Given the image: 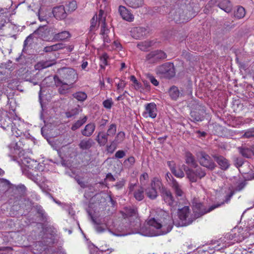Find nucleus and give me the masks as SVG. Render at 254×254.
<instances>
[{
	"label": "nucleus",
	"mask_w": 254,
	"mask_h": 254,
	"mask_svg": "<svg viewBox=\"0 0 254 254\" xmlns=\"http://www.w3.org/2000/svg\"><path fill=\"white\" fill-rule=\"evenodd\" d=\"M147 224L148 226L145 230L142 228L140 233L144 236H154L164 235L171 231L174 221L168 213L160 209L156 211L154 217L150 218Z\"/></svg>",
	"instance_id": "f257e3e1"
},
{
	"label": "nucleus",
	"mask_w": 254,
	"mask_h": 254,
	"mask_svg": "<svg viewBox=\"0 0 254 254\" xmlns=\"http://www.w3.org/2000/svg\"><path fill=\"white\" fill-rule=\"evenodd\" d=\"M224 202L217 203L216 204H213L208 207H206L198 200L197 199H194L192 202V206L194 215L196 217H199L208 212H211L214 209L222 206Z\"/></svg>",
	"instance_id": "f03ea898"
},
{
	"label": "nucleus",
	"mask_w": 254,
	"mask_h": 254,
	"mask_svg": "<svg viewBox=\"0 0 254 254\" xmlns=\"http://www.w3.org/2000/svg\"><path fill=\"white\" fill-rule=\"evenodd\" d=\"M162 186L161 180L158 177H154L151 179L149 185L144 188L145 194L150 199H155L158 195L157 190L160 191Z\"/></svg>",
	"instance_id": "7ed1b4c3"
},
{
	"label": "nucleus",
	"mask_w": 254,
	"mask_h": 254,
	"mask_svg": "<svg viewBox=\"0 0 254 254\" xmlns=\"http://www.w3.org/2000/svg\"><path fill=\"white\" fill-rule=\"evenodd\" d=\"M182 167L186 172L187 178L192 183L197 182L198 179H202L206 174L205 171L198 166L194 167L195 169L190 168L185 165Z\"/></svg>",
	"instance_id": "20e7f679"
},
{
	"label": "nucleus",
	"mask_w": 254,
	"mask_h": 254,
	"mask_svg": "<svg viewBox=\"0 0 254 254\" xmlns=\"http://www.w3.org/2000/svg\"><path fill=\"white\" fill-rule=\"evenodd\" d=\"M60 79L65 82H67L70 86H73L74 83L78 79V74L76 71L71 68H63L60 71Z\"/></svg>",
	"instance_id": "39448f33"
},
{
	"label": "nucleus",
	"mask_w": 254,
	"mask_h": 254,
	"mask_svg": "<svg viewBox=\"0 0 254 254\" xmlns=\"http://www.w3.org/2000/svg\"><path fill=\"white\" fill-rule=\"evenodd\" d=\"M123 215L125 218H130L134 220L133 222L130 221L131 227L135 229H138L140 226V222L138 218L137 210L136 208L131 207H126L122 212Z\"/></svg>",
	"instance_id": "423d86ee"
},
{
	"label": "nucleus",
	"mask_w": 254,
	"mask_h": 254,
	"mask_svg": "<svg viewBox=\"0 0 254 254\" xmlns=\"http://www.w3.org/2000/svg\"><path fill=\"white\" fill-rule=\"evenodd\" d=\"M156 72L164 77L170 78L175 75L174 64L171 63H167L157 67Z\"/></svg>",
	"instance_id": "0eeeda50"
},
{
	"label": "nucleus",
	"mask_w": 254,
	"mask_h": 254,
	"mask_svg": "<svg viewBox=\"0 0 254 254\" xmlns=\"http://www.w3.org/2000/svg\"><path fill=\"white\" fill-rule=\"evenodd\" d=\"M197 159L199 164L209 170H213L216 165L211 157L204 152H200L197 154Z\"/></svg>",
	"instance_id": "6e6552de"
},
{
	"label": "nucleus",
	"mask_w": 254,
	"mask_h": 254,
	"mask_svg": "<svg viewBox=\"0 0 254 254\" xmlns=\"http://www.w3.org/2000/svg\"><path fill=\"white\" fill-rule=\"evenodd\" d=\"M167 58L166 54L161 50L152 51L146 55L145 60L150 64L156 63Z\"/></svg>",
	"instance_id": "1a4fd4ad"
},
{
	"label": "nucleus",
	"mask_w": 254,
	"mask_h": 254,
	"mask_svg": "<svg viewBox=\"0 0 254 254\" xmlns=\"http://www.w3.org/2000/svg\"><path fill=\"white\" fill-rule=\"evenodd\" d=\"M35 33H37L40 37L44 39L45 40L48 41L50 39V36L54 37L55 33V29L52 27H48L46 25L40 26L38 29L35 31Z\"/></svg>",
	"instance_id": "9d476101"
},
{
	"label": "nucleus",
	"mask_w": 254,
	"mask_h": 254,
	"mask_svg": "<svg viewBox=\"0 0 254 254\" xmlns=\"http://www.w3.org/2000/svg\"><path fill=\"white\" fill-rule=\"evenodd\" d=\"M129 192L132 193L136 200L141 201L144 197V189L141 186H137L136 183H130L128 186Z\"/></svg>",
	"instance_id": "9b49d317"
},
{
	"label": "nucleus",
	"mask_w": 254,
	"mask_h": 254,
	"mask_svg": "<svg viewBox=\"0 0 254 254\" xmlns=\"http://www.w3.org/2000/svg\"><path fill=\"white\" fill-rule=\"evenodd\" d=\"M178 215L182 223L181 224H179V225H187L191 223L190 220V210L189 206H185L181 209H179Z\"/></svg>",
	"instance_id": "f8f14e48"
},
{
	"label": "nucleus",
	"mask_w": 254,
	"mask_h": 254,
	"mask_svg": "<svg viewBox=\"0 0 254 254\" xmlns=\"http://www.w3.org/2000/svg\"><path fill=\"white\" fill-rule=\"evenodd\" d=\"M170 16L176 23L184 22L189 19L184 14L183 9L181 8L172 10L170 13Z\"/></svg>",
	"instance_id": "ddd939ff"
},
{
	"label": "nucleus",
	"mask_w": 254,
	"mask_h": 254,
	"mask_svg": "<svg viewBox=\"0 0 254 254\" xmlns=\"http://www.w3.org/2000/svg\"><path fill=\"white\" fill-rule=\"evenodd\" d=\"M53 79L55 85L56 87H58V91L60 94H66L69 89L73 87V86H70L67 84V82L63 81L62 79H60L57 75L54 76Z\"/></svg>",
	"instance_id": "4468645a"
},
{
	"label": "nucleus",
	"mask_w": 254,
	"mask_h": 254,
	"mask_svg": "<svg viewBox=\"0 0 254 254\" xmlns=\"http://www.w3.org/2000/svg\"><path fill=\"white\" fill-rule=\"evenodd\" d=\"M160 195L162 199L168 205L172 206L175 202L174 198L171 191L163 185L160 191Z\"/></svg>",
	"instance_id": "2eb2a0df"
},
{
	"label": "nucleus",
	"mask_w": 254,
	"mask_h": 254,
	"mask_svg": "<svg viewBox=\"0 0 254 254\" xmlns=\"http://www.w3.org/2000/svg\"><path fill=\"white\" fill-rule=\"evenodd\" d=\"M157 109L156 104L154 103H150L145 105V111L142 115L144 118L150 117L154 119L157 116Z\"/></svg>",
	"instance_id": "dca6fc26"
},
{
	"label": "nucleus",
	"mask_w": 254,
	"mask_h": 254,
	"mask_svg": "<svg viewBox=\"0 0 254 254\" xmlns=\"http://www.w3.org/2000/svg\"><path fill=\"white\" fill-rule=\"evenodd\" d=\"M148 32L147 28L142 27H134L130 31L131 36L136 39L145 36Z\"/></svg>",
	"instance_id": "f3484780"
},
{
	"label": "nucleus",
	"mask_w": 254,
	"mask_h": 254,
	"mask_svg": "<svg viewBox=\"0 0 254 254\" xmlns=\"http://www.w3.org/2000/svg\"><path fill=\"white\" fill-rule=\"evenodd\" d=\"M205 115L204 109L198 106L197 108L190 112V116L194 121L199 122L203 120Z\"/></svg>",
	"instance_id": "a211bd4d"
},
{
	"label": "nucleus",
	"mask_w": 254,
	"mask_h": 254,
	"mask_svg": "<svg viewBox=\"0 0 254 254\" xmlns=\"http://www.w3.org/2000/svg\"><path fill=\"white\" fill-rule=\"evenodd\" d=\"M52 12L54 17L58 20L64 19L66 18L67 14L63 5L54 7Z\"/></svg>",
	"instance_id": "6ab92c4d"
},
{
	"label": "nucleus",
	"mask_w": 254,
	"mask_h": 254,
	"mask_svg": "<svg viewBox=\"0 0 254 254\" xmlns=\"http://www.w3.org/2000/svg\"><path fill=\"white\" fill-rule=\"evenodd\" d=\"M119 12L122 18L127 21H132L134 16L127 9L125 6H120L119 9Z\"/></svg>",
	"instance_id": "aec40b11"
},
{
	"label": "nucleus",
	"mask_w": 254,
	"mask_h": 254,
	"mask_svg": "<svg viewBox=\"0 0 254 254\" xmlns=\"http://www.w3.org/2000/svg\"><path fill=\"white\" fill-rule=\"evenodd\" d=\"M171 186L172 188L176 197H183L184 192L182 190V186L177 181L173 179Z\"/></svg>",
	"instance_id": "412c9836"
},
{
	"label": "nucleus",
	"mask_w": 254,
	"mask_h": 254,
	"mask_svg": "<svg viewBox=\"0 0 254 254\" xmlns=\"http://www.w3.org/2000/svg\"><path fill=\"white\" fill-rule=\"evenodd\" d=\"M108 137L105 131H100L98 133L95 140L100 146H104L108 142Z\"/></svg>",
	"instance_id": "4be33fe9"
},
{
	"label": "nucleus",
	"mask_w": 254,
	"mask_h": 254,
	"mask_svg": "<svg viewBox=\"0 0 254 254\" xmlns=\"http://www.w3.org/2000/svg\"><path fill=\"white\" fill-rule=\"evenodd\" d=\"M95 129V125L94 123H89L85 126L84 129L81 131V134L86 137H90L92 135Z\"/></svg>",
	"instance_id": "5701e85b"
},
{
	"label": "nucleus",
	"mask_w": 254,
	"mask_h": 254,
	"mask_svg": "<svg viewBox=\"0 0 254 254\" xmlns=\"http://www.w3.org/2000/svg\"><path fill=\"white\" fill-rule=\"evenodd\" d=\"M70 37V34L67 31H64L58 33L55 31L53 40L55 41H63L68 39Z\"/></svg>",
	"instance_id": "b1692460"
},
{
	"label": "nucleus",
	"mask_w": 254,
	"mask_h": 254,
	"mask_svg": "<svg viewBox=\"0 0 254 254\" xmlns=\"http://www.w3.org/2000/svg\"><path fill=\"white\" fill-rule=\"evenodd\" d=\"M94 144L91 138H84L81 140L79 143V147L82 150H87L90 148Z\"/></svg>",
	"instance_id": "393cba45"
},
{
	"label": "nucleus",
	"mask_w": 254,
	"mask_h": 254,
	"mask_svg": "<svg viewBox=\"0 0 254 254\" xmlns=\"http://www.w3.org/2000/svg\"><path fill=\"white\" fill-rule=\"evenodd\" d=\"M185 162L188 165L192 167H196L197 164L193 155L190 152H187L185 154Z\"/></svg>",
	"instance_id": "a878e982"
},
{
	"label": "nucleus",
	"mask_w": 254,
	"mask_h": 254,
	"mask_svg": "<svg viewBox=\"0 0 254 254\" xmlns=\"http://www.w3.org/2000/svg\"><path fill=\"white\" fill-rule=\"evenodd\" d=\"M55 64L56 62L54 60L41 61L36 64L35 65V68L37 70H41L42 69L51 66Z\"/></svg>",
	"instance_id": "bb28decb"
},
{
	"label": "nucleus",
	"mask_w": 254,
	"mask_h": 254,
	"mask_svg": "<svg viewBox=\"0 0 254 254\" xmlns=\"http://www.w3.org/2000/svg\"><path fill=\"white\" fill-rule=\"evenodd\" d=\"M218 6L227 13L230 12L232 10V4L228 0H223L218 3Z\"/></svg>",
	"instance_id": "cd10ccee"
},
{
	"label": "nucleus",
	"mask_w": 254,
	"mask_h": 254,
	"mask_svg": "<svg viewBox=\"0 0 254 254\" xmlns=\"http://www.w3.org/2000/svg\"><path fill=\"white\" fill-rule=\"evenodd\" d=\"M109 32L110 30L107 28L106 25L101 27V34L102 36L105 44L110 42V39L109 35Z\"/></svg>",
	"instance_id": "c85d7f7f"
},
{
	"label": "nucleus",
	"mask_w": 254,
	"mask_h": 254,
	"mask_svg": "<svg viewBox=\"0 0 254 254\" xmlns=\"http://www.w3.org/2000/svg\"><path fill=\"white\" fill-rule=\"evenodd\" d=\"M216 161L220 165L222 169H227L229 166V163L227 159L224 158L223 156L215 157Z\"/></svg>",
	"instance_id": "c756f323"
},
{
	"label": "nucleus",
	"mask_w": 254,
	"mask_h": 254,
	"mask_svg": "<svg viewBox=\"0 0 254 254\" xmlns=\"http://www.w3.org/2000/svg\"><path fill=\"white\" fill-rule=\"evenodd\" d=\"M64 48V45L62 43H57L51 46H46L44 48L43 51L46 53H49L53 51H56Z\"/></svg>",
	"instance_id": "7c9ffc66"
},
{
	"label": "nucleus",
	"mask_w": 254,
	"mask_h": 254,
	"mask_svg": "<svg viewBox=\"0 0 254 254\" xmlns=\"http://www.w3.org/2000/svg\"><path fill=\"white\" fill-rule=\"evenodd\" d=\"M126 3L129 7L136 8L141 6L143 0H125Z\"/></svg>",
	"instance_id": "2f4dec72"
},
{
	"label": "nucleus",
	"mask_w": 254,
	"mask_h": 254,
	"mask_svg": "<svg viewBox=\"0 0 254 254\" xmlns=\"http://www.w3.org/2000/svg\"><path fill=\"white\" fill-rule=\"evenodd\" d=\"M169 95L171 98L173 100H176L178 98L182 95V93L180 92L178 87L172 86L169 90Z\"/></svg>",
	"instance_id": "473e14b6"
},
{
	"label": "nucleus",
	"mask_w": 254,
	"mask_h": 254,
	"mask_svg": "<svg viewBox=\"0 0 254 254\" xmlns=\"http://www.w3.org/2000/svg\"><path fill=\"white\" fill-rule=\"evenodd\" d=\"M240 153L244 157L251 158L253 155V152L250 148L239 147Z\"/></svg>",
	"instance_id": "72a5a7b5"
},
{
	"label": "nucleus",
	"mask_w": 254,
	"mask_h": 254,
	"mask_svg": "<svg viewBox=\"0 0 254 254\" xmlns=\"http://www.w3.org/2000/svg\"><path fill=\"white\" fill-rule=\"evenodd\" d=\"M87 117L84 116L82 119L77 120L71 126V130L74 131L80 127L84 124L86 123Z\"/></svg>",
	"instance_id": "f704fd0d"
},
{
	"label": "nucleus",
	"mask_w": 254,
	"mask_h": 254,
	"mask_svg": "<svg viewBox=\"0 0 254 254\" xmlns=\"http://www.w3.org/2000/svg\"><path fill=\"white\" fill-rule=\"evenodd\" d=\"M72 96L80 102H83L87 98L86 93L82 91L76 92L72 94Z\"/></svg>",
	"instance_id": "c9c22d12"
},
{
	"label": "nucleus",
	"mask_w": 254,
	"mask_h": 254,
	"mask_svg": "<svg viewBox=\"0 0 254 254\" xmlns=\"http://www.w3.org/2000/svg\"><path fill=\"white\" fill-rule=\"evenodd\" d=\"M153 45V42L150 41H146L140 42L137 44V47L141 51H145Z\"/></svg>",
	"instance_id": "e433bc0d"
},
{
	"label": "nucleus",
	"mask_w": 254,
	"mask_h": 254,
	"mask_svg": "<svg viewBox=\"0 0 254 254\" xmlns=\"http://www.w3.org/2000/svg\"><path fill=\"white\" fill-rule=\"evenodd\" d=\"M117 132V126L115 124H111L108 128L107 132L106 133L108 137H113Z\"/></svg>",
	"instance_id": "4c0bfd02"
},
{
	"label": "nucleus",
	"mask_w": 254,
	"mask_h": 254,
	"mask_svg": "<svg viewBox=\"0 0 254 254\" xmlns=\"http://www.w3.org/2000/svg\"><path fill=\"white\" fill-rule=\"evenodd\" d=\"M245 10L242 6H239L235 12V16L238 19L244 17L245 15Z\"/></svg>",
	"instance_id": "58836bf2"
},
{
	"label": "nucleus",
	"mask_w": 254,
	"mask_h": 254,
	"mask_svg": "<svg viewBox=\"0 0 254 254\" xmlns=\"http://www.w3.org/2000/svg\"><path fill=\"white\" fill-rule=\"evenodd\" d=\"M149 180V176L147 173L144 172L141 174L139 178L140 186L144 187Z\"/></svg>",
	"instance_id": "ea45409f"
},
{
	"label": "nucleus",
	"mask_w": 254,
	"mask_h": 254,
	"mask_svg": "<svg viewBox=\"0 0 254 254\" xmlns=\"http://www.w3.org/2000/svg\"><path fill=\"white\" fill-rule=\"evenodd\" d=\"M135 163V158L133 156L128 157L127 159H126L123 163L124 166L126 168L131 167Z\"/></svg>",
	"instance_id": "a19ab883"
},
{
	"label": "nucleus",
	"mask_w": 254,
	"mask_h": 254,
	"mask_svg": "<svg viewBox=\"0 0 254 254\" xmlns=\"http://www.w3.org/2000/svg\"><path fill=\"white\" fill-rule=\"evenodd\" d=\"M79 106H78L77 107L71 109L70 110L66 112L65 113L66 117L68 118H71L75 115H76L78 114L79 112Z\"/></svg>",
	"instance_id": "79ce46f5"
},
{
	"label": "nucleus",
	"mask_w": 254,
	"mask_h": 254,
	"mask_svg": "<svg viewBox=\"0 0 254 254\" xmlns=\"http://www.w3.org/2000/svg\"><path fill=\"white\" fill-rule=\"evenodd\" d=\"M172 173L177 177L182 178L185 176V174L182 169L176 170L174 167L171 168Z\"/></svg>",
	"instance_id": "37998d69"
},
{
	"label": "nucleus",
	"mask_w": 254,
	"mask_h": 254,
	"mask_svg": "<svg viewBox=\"0 0 254 254\" xmlns=\"http://www.w3.org/2000/svg\"><path fill=\"white\" fill-rule=\"evenodd\" d=\"M104 11L102 10H100L99 12L98 15H97L98 21V24H101V27L106 25L105 22V17L103 16Z\"/></svg>",
	"instance_id": "c03bdc74"
},
{
	"label": "nucleus",
	"mask_w": 254,
	"mask_h": 254,
	"mask_svg": "<svg viewBox=\"0 0 254 254\" xmlns=\"http://www.w3.org/2000/svg\"><path fill=\"white\" fill-rule=\"evenodd\" d=\"M125 137V133L123 131H120L117 134L115 139L113 141L115 142V143L117 144L118 143L122 142L124 140Z\"/></svg>",
	"instance_id": "a18cd8bd"
},
{
	"label": "nucleus",
	"mask_w": 254,
	"mask_h": 254,
	"mask_svg": "<svg viewBox=\"0 0 254 254\" xmlns=\"http://www.w3.org/2000/svg\"><path fill=\"white\" fill-rule=\"evenodd\" d=\"M244 138H251L254 137V127L247 130L242 136Z\"/></svg>",
	"instance_id": "49530a36"
},
{
	"label": "nucleus",
	"mask_w": 254,
	"mask_h": 254,
	"mask_svg": "<svg viewBox=\"0 0 254 254\" xmlns=\"http://www.w3.org/2000/svg\"><path fill=\"white\" fill-rule=\"evenodd\" d=\"M97 15H95L91 20V25L90 26V31H94L96 29L97 25Z\"/></svg>",
	"instance_id": "de8ad7c7"
},
{
	"label": "nucleus",
	"mask_w": 254,
	"mask_h": 254,
	"mask_svg": "<svg viewBox=\"0 0 254 254\" xmlns=\"http://www.w3.org/2000/svg\"><path fill=\"white\" fill-rule=\"evenodd\" d=\"M117 144L113 141L111 142V144L107 146V150L108 152L112 153L116 149Z\"/></svg>",
	"instance_id": "09e8293b"
},
{
	"label": "nucleus",
	"mask_w": 254,
	"mask_h": 254,
	"mask_svg": "<svg viewBox=\"0 0 254 254\" xmlns=\"http://www.w3.org/2000/svg\"><path fill=\"white\" fill-rule=\"evenodd\" d=\"M126 85V82L123 80H120L119 82L117 83V90L119 92L121 90H123Z\"/></svg>",
	"instance_id": "8fccbe9b"
},
{
	"label": "nucleus",
	"mask_w": 254,
	"mask_h": 254,
	"mask_svg": "<svg viewBox=\"0 0 254 254\" xmlns=\"http://www.w3.org/2000/svg\"><path fill=\"white\" fill-rule=\"evenodd\" d=\"M104 107L106 108L110 109L111 108L113 103L112 101V100L111 99H107L105 100L103 103Z\"/></svg>",
	"instance_id": "3c124183"
},
{
	"label": "nucleus",
	"mask_w": 254,
	"mask_h": 254,
	"mask_svg": "<svg viewBox=\"0 0 254 254\" xmlns=\"http://www.w3.org/2000/svg\"><path fill=\"white\" fill-rule=\"evenodd\" d=\"M67 7H68V10L71 11L75 10L77 8L76 2L75 1L69 2L67 4Z\"/></svg>",
	"instance_id": "603ef678"
},
{
	"label": "nucleus",
	"mask_w": 254,
	"mask_h": 254,
	"mask_svg": "<svg viewBox=\"0 0 254 254\" xmlns=\"http://www.w3.org/2000/svg\"><path fill=\"white\" fill-rule=\"evenodd\" d=\"M126 156V152L122 150H118L115 154V157L118 159L123 158Z\"/></svg>",
	"instance_id": "864d4df0"
},
{
	"label": "nucleus",
	"mask_w": 254,
	"mask_h": 254,
	"mask_svg": "<svg viewBox=\"0 0 254 254\" xmlns=\"http://www.w3.org/2000/svg\"><path fill=\"white\" fill-rule=\"evenodd\" d=\"M148 78L154 85L157 86L159 84L158 81L153 76L151 75H148Z\"/></svg>",
	"instance_id": "5fc2aeb1"
},
{
	"label": "nucleus",
	"mask_w": 254,
	"mask_h": 254,
	"mask_svg": "<svg viewBox=\"0 0 254 254\" xmlns=\"http://www.w3.org/2000/svg\"><path fill=\"white\" fill-rule=\"evenodd\" d=\"M108 122V121L107 120L102 119L99 122V127L101 129L103 128Z\"/></svg>",
	"instance_id": "6e6d98bb"
},
{
	"label": "nucleus",
	"mask_w": 254,
	"mask_h": 254,
	"mask_svg": "<svg viewBox=\"0 0 254 254\" xmlns=\"http://www.w3.org/2000/svg\"><path fill=\"white\" fill-rule=\"evenodd\" d=\"M246 185V183L245 182H243L240 183L236 187L235 190L236 191H241V190H242L245 188Z\"/></svg>",
	"instance_id": "4d7b16f0"
},
{
	"label": "nucleus",
	"mask_w": 254,
	"mask_h": 254,
	"mask_svg": "<svg viewBox=\"0 0 254 254\" xmlns=\"http://www.w3.org/2000/svg\"><path fill=\"white\" fill-rule=\"evenodd\" d=\"M95 229L96 231L98 233H102L105 230V227L99 224H96L95 226Z\"/></svg>",
	"instance_id": "13d9d810"
},
{
	"label": "nucleus",
	"mask_w": 254,
	"mask_h": 254,
	"mask_svg": "<svg viewBox=\"0 0 254 254\" xmlns=\"http://www.w3.org/2000/svg\"><path fill=\"white\" fill-rule=\"evenodd\" d=\"M108 57L107 55V54H103L102 56L101 57V61L102 62V64H104V65H106L107 64V60L108 59Z\"/></svg>",
	"instance_id": "bf43d9fd"
},
{
	"label": "nucleus",
	"mask_w": 254,
	"mask_h": 254,
	"mask_svg": "<svg viewBox=\"0 0 254 254\" xmlns=\"http://www.w3.org/2000/svg\"><path fill=\"white\" fill-rule=\"evenodd\" d=\"M9 148L11 149H13L14 151L19 150L20 149V147L17 145V143L15 142L11 143L9 145Z\"/></svg>",
	"instance_id": "052dcab7"
},
{
	"label": "nucleus",
	"mask_w": 254,
	"mask_h": 254,
	"mask_svg": "<svg viewBox=\"0 0 254 254\" xmlns=\"http://www.w3.org/2000/svg\"><path fill=\"white\" fill-rule=\"evenodd\" d=\"M235 163L237 168L242 166L243 164V161L241 158H236L235 160Z\"/></svg>",
	"instance_id": "680f3d73"
},
{
	"label": "nucleus",
	"mask_w": 254,
	"mask_h": 254,
	"mask_svg": "<svg viewBox=\"0 0 254 254\" xmlns=\"http://www.w3.org/2000/svg\"><path fill=\"white\" fill-rule=\"evenodd\" d=\"M234 192L233 191H231L230 193V194H229L226 196L225 200L222 202H224L223 204H224L225 203H228L230 201L231 198L234 195Z\"/></svg>",
	"instance_id": "e2e57ef3"
},
{
	"label": "nucleus",
	"mask_w": 254,
	"mask_h": 254,
	"mask_svg": "<svg viewBox=\"0 0 254 254\" xmlns=\"http://www.w3.org/2000/svg\"><path fill=\"white\" fill-rule=\"evenodd\" d=\"M130 80L133 82L135 85L136 86V88H139L140 87V84L138 82L137 80H136L135 77L134 75H131L130 76Z\"/></svg>",
	"instance_id": "0e129e2a"
},
{
	"label": "nucleus",
	"mask_w": 254,
	"mask_h": 254,
	"mask_svg": "<svg viewBox=\"0 0 254 254\" xmlns=\"http://www.w3.org/2000/svg\"><path fill=\"white\" fill-rule=\"evenodd\" d=\"M76 180L77 183L80 185V186L81 188H86V186L84 182L82 181V180H81L80 179H79L78 178H76Z\"/></svg>",
	"instance_id": "69168bd1"
},
{
	"label": "nucleus",
	"mask_w": 254,
	"mask_h": 254,
	"mask_svg": "<svg viewBox=\"0 0 254 254\" xmlns=\"http://www.w3.org/2000/svg\"><path fill=\"white\" fill-rule=\"evenodd\" d=\"M12 248L9 247H0V251H6L7 253L11 252Z\"/></svg>",
	"instance_id": "338daca9"
},
{
	"label": "nucleus",
	"mask_w": 254,
	"mask_h": 254,
	"mask_svg": "<svg viewBox=\"0 0 254 254\" xmlns=\"http://www.w3.org/2000/svg\"><path fill=\"white\" fill-rule=\"evenodd\" d=\"M124 185H125V182L124 181H122V182L117 183L116 186L118 188V189H121L124 186Z\"/></svg>",
	"instance_id": "774afa93"
}]
</instances>
